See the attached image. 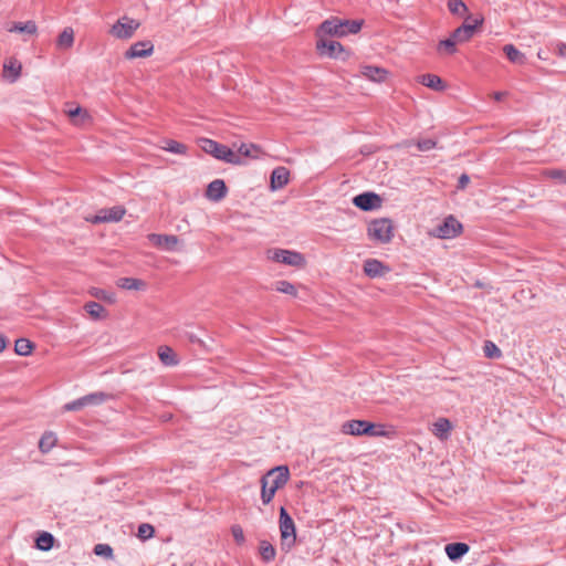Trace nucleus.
Here are the masks:
<instances>
[{"instance_id": "f257e3e1", "label": "nucleus", "mask_w": 566, "mask_h": 566, "mask_svg": "<svg viewBox=\"0 0 566 566\" xmlns=\"http://www.w3.org/2000/svg\"><path fill=\"white\" fill-rule=\"evenodd\" d=\"M290 480V470L286 465H279L269 470L262 475L261 500L264 505L271 503L277 490L283 488Z\"/></svg>"}, {"instance_id": "f03ea898", "label": "nucleus", "mask_w": 566, "mask_h": 566, "mask_svg": "<svg viewBox=\"0 0 566 566\" xmlns=\"http://www.w3.org/2000/svg\"><path fill=\"white\" fill-rule=\"evenodd\" d=\"M363 27V20H342L339 18H332L325 20L318 29L319 33L331 36H345L348 34H356Z\"/></svg>"}, {"instance_id": "7ed1b4c3", "label": "nucleus", "mask_w": 566, "mask_h": 566, "mask_svg": "<svg viewBox=\"0 0 566 566\" xmlns=\"http://www.w3.org/2000/svg\"><path fill=\"white\" fill-rule=\"evenodd\" d=\"M342 432L350 436L388 437L386 426L371 423L366 420H349L343 423Z\"/></svg>"}, {"instance_id": "20e7f679", "label": "nucleus", "mask_w": 566, "mask_h": 566, "mask_svg": "<svg viewBox=\"0 0 566 566\" xmlns=\"http://www.w3.org/2000/svg\"><path fill=\"white\" fill-rule=\"evenodd\" d=\"M201 148L205 153L212 155L214 158L232 165H243L244 160L228 146L216 140L203 138Z\"/></svg>"}, {"instance_id": "39448f33", "label": "nucleus", "mask_w": 566, "mask_h": 566, "mask_svg": "<svg viewBox=\"0 0 566 566\" xmlns=\"http://www.w3.org/2000/svg\"><path fill=\"white\" fill-rule=\"evenodd\" d=\"M367 234L370 240L381 244L389 243L394 238V224L388 218L374 219L368 223Z\"/></svg>"}, {"instance_id": "423d86ee", "label": "nucleus", "mask_w": 566, "mask_h": 566, "mask_svg": "<svg viewBox=\"0 0 566 566\" xmlns=\"http://www.w3.org/2000/svg\"><path fill=\"white\" fill-rule=\"evenodd\" d=\"M280 534L282 549L289 551L295 544V524L284 507L280 510Z\"/></svg>"}, {"instance_id": "0eeeda50", "label": "nucleus", "mask_w": 566, "mask_h": 566, "mask_svg": "<svg viewBox=\"0 0 566 566\" xmlns=\"http://www.w3.org/2000/svg\"><path fill=\"white\" fill-rule=\"evenodd\" d=\"M463 231L462 223L452 214H449L443 221L434 227L430 234L439 239H453Z\"/></svg>"}, {"instance_id": "6e6552de", "label": "nucleus", "mask_w": 566, "mask_h": 566, "mask_svg": "<svg viewBox=\"0 0 566 566\" xmlns=\"http://www.w3.org/2000/svg\"><path fill=\"white\" fill-rule=\"evenodd\" d=\"M271 252L270 258L275 262L297 269H303L306 265L305 256L301 252L285 249H274Z\"/></svg>"}, {"instance_id": "1a4fd4ad", "label": "nucleus", "mask_w": 566, "mask_h": 566, "mask_svg": "<svg viewBox=\"0 0 566 566\" xmlns=\"http://www.w3.org/2000/svg\"><path fill=\"white\" fill-rule=\"evenodd\" d=\"M139 25L137 20L125 15L112 27L111 33L117 39L126 40L134 35Z\"/></svg>"}, {"instance_id": "9d476101", "label": "nucleus", "mask_w": 566, "mask_h": 566, "mask_svg": "<svg viewBox=\"0 0 566 566\" xmlns=\"http://www.w3.org/2000/svg\"><path fill=\"white\" fill-rule=\"evenodd\" d=\"M126 210L122 206L101 209L94 217L87 219L92 223L117 222L123 219Z\"/></svg>"}, {"instance_id": "9b49d317", "label": "nucleus", "mask_w": 566, "mask_h": 566, "mask_svg": "<svg viewBox=\"0 0 566 566\" xmlns=\"http://www.w3.org/2000/svg\"><path fill=\"white\" fill-rule=\"evenodd\" d=\"M355 207L363 211H373L381 207L382 199L375 192H363L353 198Z\"/></svg>"}, {"instance_id": "f8f14e48", "label": "nucleus", "mask_w": 566, "mask_h": 566, "mask_svg": "<svg viewBox=\"0 0 566 566\" xmlns=\"http://www.w3.org/2000/svg\"><path fill=\"white\" fill-rule=\"evenodd\" d=\"M483 18L475 19L472 23L464 22L460 27H458L455 30L452 31L450 36L455 43H463L472 39L474 35L475 30L482 25Z\"/></svg>"}, {"instance_id": "ddd939ff", "label": "nucleus", "mask_w": 566, "mask_h": 566, "mask_svg": "<svg viewBox=\"0 0 566 566\" xmlns=\"http://www.w3.org/2000/svg\"><path fill=\"white\" fill-rule=\"evenodd\" d=\"M154 53V44L149 40L138 41L129 46L124 53L125 59L133 60L138 57H148Z\"/></svg>"}, {"instance_id": "4468645a", "label": "nucleus", "mask_w": 566, "mask_h": 566, "mask_svg": "<svg viewBox=\"0 0 566 566\" xmlns=\"http://www.w3.org/2000/svg\"><path fill=\"white\" fill-rule=\"evenodd\" d=\"M316 49L321 55L337 59L344 51L343 45L332 39L319 38L316 42Z\"/></svg>"}, {"instance_id": "2eb2a0df", "label": "nucleus", "mask_w": 566, "mask_h": 566, "mask_svg": "<svg viewBox=\"0 0 566 566\" xmlns=\"http://www.w3.org/2000/svg\"><path fill=\"white\" fill-rule=\"evenodd\" d=\"M387 272L389 268L377 259H367L364 262V273L370 279L381 277Z\"/></svg>"}, {"instance_id": "dca6fc26", "label": "nucleus", "mask_w": 566, "mask_h": 566, "mask_svg": "<svg viewBox=\"0 0 566 566\" xmlns=\"http://www.w3.org/2000/svg\"><path fill=\"white\" fill-rule=\"evenodd\" d=\"M227 192L226 182L222 179H214L208 185L206 196L211 201L218 202L227 196Z\"/></svg>"}, {"instance_id": "f3484780", "label": "nucleus", "mask_w": 566, "mask_h": 566, "mask_svg": "<svg viewBox=\"0 0 566 566\" xmlns=\"http://www.w3.org/2000/svg\"><path fill=\"white\" fill-rule=\"evenodd\" d=\"M290 171L285 167H276L270 178V185L272 190L282 189L287 185Z\"/></svg>"}, {"instance_id": "a211bd4d", "label": "nucleus", "mask_w": 566, "mask_h": 566, "mask_svg": "<svg viewBox=\"0 0 566 566\" xmlns=\"http://www.w3.org/2000/svg\"><path fill=\"white\" fill-rule=\"evenodd\" d=\"M452 430V424L447 418H439L433 422L431 432L434 437H437L441 441L448 440L450 432Z\"/></svg>"}, {"instance_id": "6ab92c4d", "label": "nucleus", "mask_w": 566, "mask_h": 566, "mask_svg": "<svg viewBox=\"0 0 566 566\" xmlns=\"http://www.w3.org/2000/svg\"><path fill=\"white\" fill-rule=\"evenodd\" d=\"M361 74L370 81L381 83L387 78L388 71L379 66L365 65L361 67Z\"/></svg>"}, {"instance_id": "aec40b11", "label": "nucleus", "mask_w": 566, "mask_h": 566, "mask_svg": "<svg viewBox=\"0 0 566 566\" xmlns=\"http://www.w3.org/2000/svg\"><path fill=\"white\" fill-rule=\"evenodd\" d=\"M470 547L465 543H451L446 545L444 552L450 560H458L469 552Z\"/></svg>"}, {"instance_id": "412c9836", "label": "nucleus", "mask_w": 566, "mask_h": 566, "mask_svg": "<svg viewBox=\"0 0 566 566\" xmlns=\"http://www.w3.org/2000/svg\"><path fill=\"white\" fill-rule=\"evenodd\" d=\"M21 69L22 66L17 60L10 59L3 64V75L10 83H14L21 74Z\"/></svg>"}, {"instance_id": "4be33fe9", "label": "nucleus", "mask_w": 566, "mask_h": 566, "mask_svg": "<svg viewBox=\"0 0 566 566\" xmlns=\"http://www.w3.org/2000/svg\"><path fill=\"white\" fill-rule=\"evenodd\" d=\"M150 240L159 247H164L168 251L175 250L178 243V237L174 234H151Z\"/></svg>"}, {"instance_id": "5701e85b", "label": "nucleus", "mask_w": 566, "mask_h": 566, "mask_svg": "<svg viewBox=\"0 0 566 566\" xmlns=\"http://www.w3.org/2000/svg\"><path fill=\"white\" fill-rule=\"evenodd\" d=\"M420 83L437 92H441L446 88L443 80L436 74H423Z\"/></svg>"}, {"instance_id": "b1692460", "label": "nucleus", "mask_w": 566, "mask_h": 566, "mask_svg": "<svg viewBox=\"0 0 566 566\" xmlns=\"http://www.w3.org/2000/svg\"><path fill=\"white\" fill-rule=\"evenodd\" d=\"M74 31L72 28H65L57 36L56 46L61 50H67L73 46Z\"/></svg>"}, {"instance_id": "393cba45", "label": "nucleus", "mask_w": 566, "mask_h": 566, "mask_svg": "<svg viewBox=\"0 0 566 566\" xmlns=\"http://www.w3.org/2000/svg\"><path fill=\"white\" fill-rule=\"evenodd\" d=\"M56 434L53 431H45L39 441V449L42 453H48L56 446Z\"/></svg>"}, {"instance_id": "a878e982", "label": "nucleus", "mask_w": 566, "mask_h": 566, "mask_svg": "<svg viewBox=\"0 0 566 566\" xmlns=\"http://www.w3.org/2000/svg\"><path fill=\"white\" fill-rule=\"evenodd\" d=\"M503 52L505 53L510 62L517 64L525 63V55L520 50H517L513 44L504 45Z\"/></svg>"}, {"instance_id": "bb28decb", "label": "nucleus", "mask_w": 566, "mask_h": 566, "mask_svg": "<svg viewBox=\"0 0 566 566\" xmlns=\"http://www.w3.org/2000/svg\"><path fill=\"white\" fill-rule=\"evenodd\" d=\"M158 356L160 361L166 366H175L177 365L178 360L176 358V354L174 350L168 346H161L158 349Z\"/></svg>"}, {"instance_id": "cd10ccee", "label": "nucleus", "mask_w": 566, "mask_h": 566, "mask_svg": "<svg viewBox=\"0 0 566 566\" xmlns=\"http://www.w3.org/2000/svg\"><path fill=\"white\" fill-rule=\"evenodd\" d=\"M118 286L124 290H143L146 283L143 280L135 277H122L118 280Z\"/></svg>"}, {"instance_id": "c85d7f7f", "label": "nucleus", "mask_w": 566, "mask_h": 566, "mask_svg": "<svg viewBox=\"0 0 566 566\" xmlns=\"http://www.w3.org/2000/svg\"><path fill=\"white\" fill-rule=\"evenodd\" d=\"M33 344L27 338H18L14 343V352L19 356H29L32 354Z\"/></svg>"}, {"instance_id": "c756f323", "label": "nucleus", "mask_w": 566, "mask_h": 566, "mask_svg": "<svg viewBox=\"0 0 566 566\" xmlns=\"http://www.w3.org/2000/svg\"><path fill=\"white\" fill-rule=\"evenodd\" d=\"M82 398L84 400L85 406H98L105 402L109 398V396L105 392L97 391L83 396Z\"/></svg>"}, {"instance_id": "7c9ffc66", "label": "nucleus", "mask_w": 566, "mask_h": 566, "mask_svg": "<svg viewBox=\"0 0 566 566\" xmlns=\"http://www.w3.org/2000/svg\"><path fill=\"white\" fill-rule=\"evenodd\" d=\"M260 555L264 562L269 563L275 558L276 551L270 542L261 541L260 542Z\"/></svg>"}, {"instance_id": "2f4dec72", "label": "nucleus", "mask_w": 566, "mask_h": 566, "mask_svg": "<svg viewBox=\"0 0 566 566\" xmlns=\"http://www.w3.org/2000/svg\"><path fill=\"white\" fill-rule=\"evenodd\" d=\"M437 50L439 53L452 55L457 52V43L449 36L438 43Z\"/></svg>"}, {"instance_id": "473e14b6", "label": "nucleus", "mask_w": 566, "mask_h": 566, "mask_svg": "<svg viewBox=\"0 0 566 566\" xmlns=\"http://www.w3.org/2000/svg\"><path fill=\"white\" fill-rule=\"evenodd\" d=\"M483 353L484 356L490 359H499L502 357L501 349L492 340L484 342Z\"/></svg>"}, {"instance_id": "72a5a7b5", "label": "nucleus", "mask_w": 566, "mask_h": 566, "mask_svg": "<svg viewBox=\"0 0 566 566\" xmlns=\"http://www.w3.org/2000/svg\"><path fill=\"white\" fill-rule=\"evenodd\" d=\"M448 9L452 14L463 17L468 12V7L462 0H449Z\"/></svg>"}, {"instance_id": "f704fd0d", "label": "nucleus", "mask_w": 566, "mask_h": 566, "mask_svg": "<svg viewBox=\"0 0 566 566\" xmlns=\"http://www.w3.org/2000/svg\"><path fill=\"white\" fill-rule=\"evenodd\" d=\"M259 151H260V147L254 144H242L239 147L237 155H239L241 158L242 157L256 158L258 155L254 153H259Z\"/></svg>"}, {"instance_id": "c9c22d12", "label": "nucleus", "mask_w": 566, "mask_h": 566, "mask_svg": "<svg viewBox=\"0 0 566 566\" xmlns=\"http://www.w3.org/2000/svg\"><path fill=\"white\" fill-rule=\"evenodd\" d=\"M164 149L178 155H185L187 153L188 147L174 139L166 140V146H164Z\"/></svg>"}, {"instance_id": "e433bc0d", "label": "nucleus", "mask_w": 566, "mask_h": 566, "mask_svg": "<svg viewBox=\"0 0 566 566\" xmlns=\"http://www.w3.org/2000/svg\"><path fill=\"white\" fill-rule=\"evenodd\" d=\"M274 289H275V291L284 293V294L296 295L295 285L285 280L275 282Z\"/></svg>"}, {"instance_id": "4c0bfd02", "label": "nucleus", "mask_w": 566, "mask_h": 566, "mask_svg": "<svg viewBox=\"0 0 566 566\" xmlns=\"http://www.w3.org/2000/svg\"><path fill=\"white\" fill-rule=\"evenodd\" d=\"M53 536L50 533H42L36 539V546L41 551H49L53 546Z\"/></svg>"}, {"instance_id": "58836bf2", "label": "nucleus", "mask_w": 566, "mask_h": 566, "mask_svg": "<svg viewBox=\"0 0 566 566\" xmlns=\"http://www.w3.org/2000/svg\"><path fill=\"white\" fill-rule=\"evenodd\" d=\"M13 30L21 33L35 34L38 28L34 21H27L24 23H15Z\"/></svg>"}, {"instance_id": "ea45409f", "label": "nucleus", "mask_w": 566, "mask_h": 566, "mask_svg": "<svg viewBox=\"0 0 566 566\" xmlns=\"http://www.w3.org/2000/svg\"><path fill=\"white\" fill-rule=\"evenodd\" d=\"M544 176L551 178V179H555V180H558L560 184H565L566 185V170L565 169H546L544 171Z\"/></svg>"}, {"instance_id": "a19ab883", "label": "nucleus", "mask_w": 566, "mask_h": 566, "mask_svg": "<svg viewBox=\"0 0 566 566\" xmlns=\"http://www.w3.org/2000/svg\"><path fill=\"white\" fill-rule=\"evenodd\" d=\"M154 533H155V528L153 525L148 524V523H143L138 526V533H137V536L142 539V541H146V539H149L154 536Z\"/></svg>"}, {"instance_id": "79ce46f5", "label": "nucleus", "mask_w": 566, "mask_h": 566, "mask_svg": "<svg viewBox=\"0 0 566 566\" xmlns=\"http://www.w3.org/2000/svg\"><path fill=\"white\" fill-rule=\"evenodd\" d=\"M84 310L93 318H98L101 313L103 312L104 307L99 303L91 301V302L85 303Z\"/></svg>"}, {"instance_id": "37998d69", "label": "nucleus", "mask_w": 566, "mask_h": 566, "mask_svg": "<svg viewBox=\"0 0 566 566\" xmlns=\"http://www.w3.org/2000/svg\"><path fill=\"white\" fill-rule=\"evenodd\" d=\"M94 553L97 556H104L106 558H111L113 556V549L107 544H97V545H95Z\"/></svg>"}, {"instance_id": "c03bdc74", "label": "nucleus", "mask_w": 566, "mask_h": 566, "mask_svg": "<svg viewBox=\"0 0 566 566\" xmlns=\"http://www.w3.org/2000/svg\"><path fill=\"white\" fill-rule=\"evenodd\" d=\"M436 145H437L436 140H433L431 138L420 139L417 143V147L420 151L431 150L436 147Z\"/></svg>"}, {"instance_id": "a18cd8bd", "label": "nucleus", "mask_w": 566, "mask_h": 566, "mask_svg": "<svg viewBox=\"0 0 566 566\" xmlns=\"http://www.w3.org/2000/svg\"><path fill=\"white\" fill-rule=\"evenodd\" d=\"M231 534L238 544L241 545L245 542L244 533L240 525H233L231 527Z\"/></svg>"}, {"instance_id": "49530a36", "label": "nucleus", "mask_w": 566, "mask_h": 566, "mask_svg": "<svg viewBox=\"0 0 566 566\" xmlns=\"http://www.w3.org/2000/svg\"><path fill=\"white\" fill-rule=\"evenodd\" d=\"M86 407L85 403H84V400L83 398H78L76 400H73L69 403H66L64 406V409L67 410V411H75V410H80L82 408Z\"/></svg>"}, {"instance_id": "de8ad7c7", "label": "nucleus", "mask_w": 566, "mask_h": 566, "mask_svg": "<svg viewBox=\"0 0 566 566\" xmlns=\"http://www.w3.org/2000/svg\"><path fill=\"white\" fill-rule=\"evenodd\" d=\"M92 295L99 300H111L109 293L105 290L94 289Z\"/></svg>"}, {"instance_id": "09e8293b", "label": "nucleus", "mask_w": 566, "mask_h": 566, "mask_svg": "<svg viewBox=\"0 0 566 566\" xmlns=\"http://www.w3.org/2000/svg\"><path fill=\"white\" fill-rule=\"evenodd\" d=\"M470 182V177L467 174H462L458 180V189H464Z\"/></svg>"}, {"instance_id": "8fccbe9b", "label": "nucleus", "mask_w": 566, "mask_h": 566, "mask_svg": "<svg viewBox=\"0 0 566 566\" xmlns=\"http://www.w3.org/2000/svg\"><path fill=\"white\" fill-rule=\"evenodd\" d=\"M7 345L8 338L3 334H0V354L7 348Z\"/></svg>"}, {"instance_id": "3c124183", "label": "nucleus", "mask_w": 566, "mask_h": 566, "mask_svg": "<svg viewBox=\"0 0 566 566\" xmlns=\"http://www.w3.org/2000/svg\"><path fill=\"white\" fill-rule=\"evenodd\" d=\"M557 49H558L559 56L566 57V43H559L557 45Z\"/></svg>"}, {"instance_id": "603ef678", "label": "nucleus", "mask_w": 566, "mask_h": 566, "mask_svg": "<svg viewBox=\"0 0 566 566\" xmlns=\"http://www.w3.org/2000/svg\"><path fill=\"white\" fill-rule=\"evenodd\" d=\"M82 112H83V109L81 107H76L75 109L69 111V116L71 118H74V117L78 116Z\"/></svg>"}, {"instance_id": "864d4df0", "label": "nucleus", "mask_w": 566, "mask_h": 566, "mask_svg": "<svg viewBox=\"0 0 566 566\" xmlns=\"http://www.w3.org/2000/svg\"><path fill=\"white\" fill-rule=\"evenodd\" d=\"M506 94H507L506 92H495L493 94V97L495 101L500 102L504 98V96H506Z\"/></svg>"}]
</instances>
